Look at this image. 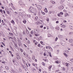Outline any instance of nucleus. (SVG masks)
I'll use <instances>...</instances> for the list:
<instances>
[{"label":"nucleus","instance_id":"obj_19","mask_svg":"<svg viewBox=\"0 0 73 73\" xmlns=\"http://www.w3.org/2000/svg\"><path fill=\"white\" fill-rule=\"evenodd\" d=\"M63 64H66V65L67 66H69V65H68V64H67V63H63Z\"/></svg>","mask_w":73,"mask_h":73},{"label":"nucleus","instance_id":"obj_29","mask_svg":"<svg viewBox=\"0 0 73 73\" xmlns=\"http://www.w3.org/2000/svg\"><path fill=\"white\" fill-rule=\"evenodd\" d=\"M40 44H42V45H44L43 44V42H42V41H40Z\"/></svg>","mask_w":73,"mask_h":73},{"label":"nucleus","instance_id":"obj_63","mask_svg":"<svg viewBox=\"0 0 73 73\" xmlns=\"http://www.w3.org/2000/svg\"><path fill=\"white\" fill-rule=\"evenodd\" d=\"M64 23H66V21H63Z\"/></svg>","mask_w":73,"mask_h":73},{"label":"nucleus","instance_id":"obj_32","mask_svg":"<svg viewBox=\"0 0 73 73\" xmlns=\"http://www.w3.org/2000/svg\"><path fill=\"white\" fill-rule=\"evenodd\" d=\"M27 22V21H26V20H24L23 21V23H24V24H25Z\"/></svg>","mask_w":73,"mask_h":73},{"label":"nucleus","instance_id":"obj_14","mask_svg":"<svg viewBox=\"0 0 73 73\" xmlns=\"http://www.w3.org/2000/svg\"><path fill=\"white\" fill-rule=\"evenodd\" d=\"M37 19H38V17H35V21H37Z\"/></svg>","mask_w":73,"mask_h":73},{"label":"nucleus","instance_id":"obj_31","mask_svg":"<svg viewBox=\"0 0 73 73\" xmlns=\"http://www.w3.org/2000/svg\"><path fill=\"white\" fill-rule=\"evenodd\" d=\"M72 34H73V32H71L69 33V35H72Z\"/></svg>","mask_w":73,"mask_h":73},{"label":"nucleus","instance_id":"obj_9","mask_svg":"<svg viewBox=\"0 0 73 73\" xmlns=\"http://www.w3.org/2000/svg\"><path fill=\"white\" fill-rule=\"evenodd\" d=\"M50 46H46V49H48V48L49 49H50Z\"/></svg>","mask_w":73,"mask_h":73},{"label":"nucleus","instance_id":"obj_7","mask_svg":"<svg viewBox=\"0 0 73 73\" xmlns=\"http://www.w3.org/2000/svg\"><path fill=\"white\" fill-rule=\"evenodd\" d=\"M11 23L13 24V25H15V21L13 20H12L11 22Z\"/></svg>","mask_w":73,"mask_h":73},{"label":"nucleus","instance_id":"obj_51","mask_svg":"<svg viewBox=\"0 0 73 73\" xmlns=\"http://www.w3.org/2000/svg\"><path fill=\"white\" fill-rule=\"evenodd\" d=\"M63 70H65V68H63Z\"/></svg>","mask_w":73,"mask_h":73},{"label":"nucleus","instance_id":"obj_27","mask_svg":"<svg viewBox=\"0 0 73 73\" xmlns=\"http://www.w3.org/2000/svg\"><path fill=\"white\" fill-rule=\"evenodd\" d=\"M58 16H59V17H62V16L60 14L58 15Z\"/></svg>","mask_w":73,"mask_h":73},{"label":"nucleus","instance_id":"obj_56","mask_svg":"<svg viewBox=\"0 0 73 73\" xmlns=\"http://www.w3.org/2000/svg\"><path fill=\"white\" fill-rule=\"evenodd\" d=\"M9 34H10L11 35H13V33H9Z\"/></svg>","mask_w":73,"mask_h":73},{"label":"nucleus","instance_id":"obj_45","mask_svg":"<svg viewBox=\"0 0 73 73\" xmlns=\"http://www.w3.org/2000/svg\"><path fill=\"white\" fill-rule=\"evenodd\" d=\"M17 40L18 42H20V40L19 39H17Z\"/></svg>","mask_w":73,"mask_h":73},{"label":"nucleus","instance_id":"obj_10","mask_svg":"<svg viewBox=\"0 0 73 73\" xmlns=\"http://www.w3.org/2000/svg\"><path fill=\"white\" fill-rule=\"evenodd\" d=\"M19 42L18 44L19 45H22V44H21V42H20H20Z\"/></svg>","mask_w":73,"mask_h":73},{"label":"nucleus","instance_id":"obj_22","mask_svg":"<svg viewBox=\"0 0 73 73\" xmlns=\"http://www.w3.org/2000/svg\"><path fill=\"white\" fill-rule=\"evenodd\" d=\"M26 33L27 34H29V31L28 30H26Z\"/></svg>","mask_w":73,"mask_h":73},{"label":"nucleus","instance_id":"obj_52","mask_svg":"<svg viewBox=\"0 0 73 73\" xmlns=\"http://www.w3.org/2000/svg\"><path fill=\"white\" fill-rule=\"evenodd\" d=\"M27 43L28 44H30V41H29V40H28L27 41Z\"/></svg>","mask_w":73,"mask_h":73},{"label":"nucleus","instance_id":"obj_62","mask_svg":"<svg viewBox=\"0 0 73 73\" xmlns=\"http://www.w3.org/2000/svg\"><path fill=\"white\" fill-rule=\"evenodd\" d=\"M57 52H58V53H59V52H60V50H57Z\"/></svg>","mask_w":73,"mask_h":73},{"label":"nucleus","instance_id":"obj_49","mask_svg":"<svg viewBox=\"0 0 73 73\" xmlns=\"http://www.w3.org/2000/svg\"><path fill=\"white\" fill-rule=\"evenodd\" d=\"M16 55L17 56V57H18V56H19V54L18 53H16Z\"/></svg>","mask_w":73,"mask_h":73},{"label":"nucleus","instance_id":"obj_13","mask_svg":"<svg viewBox=\"0 0 73 73\" xmlns=\"http://www.w3.org/2000/svg\"><path fill=\"white\" fill-rule=\"evenodd\" d=\"M56 29H57V30H59L60 29V28L59 27H58L55 28Z\"/></svg>","mask_w":73,"mask_h":73},{"label":"nucleus","instance_id":"obj_38","mask_svg":"<svg viewBox=\"0 0 73 73\" xmlns=\"http://www.w3.org/2000/svg\"><path fill=\"white\" fill-rule=\"evenodd\" d=\"M37 46L38 47H40V44H38Z\"/></svg>","mask_w":73,"mask_h":73},{"label":"nucleus","instance_id":"obj_12","mask_svg":"<svg viewBox=\"0 0 73 73\" xmlns=\"http://www.w3.org/2000/svg\"><path fill=\"white\" fill-rule=\"evenodd\" d=\"M1 24L2 25H5L6 24L4 22H2L1 23Z\"/></svg>","mask_w":73,"mask_h":73},{"label":"nucleus","instance_id":"obj_53","mask_svg":"<svg viewBox=\"0 0 73 73\" xmlns=\"http://www.w3.org/2000/svg\"><path fill=\"white\" fill-rule=\"evenodd\" d=\"M46 54L45 53H44V56H46Z\"/></svg>","mask_w":73,"mask_h":73},{"label":"nucleus","instance_id":"obj_41","mask_svg":"<svg viewBox=\"0 0 73 73\" xmlns=\"http://www.w3.org/2000/svg\"><path fill=\"white\" fill-rule=\"evenodd\" d=\"M7 14H9L10 13L8 11H7Z\"/></svg>","mask_w":73,"mask_h":73},{"label":"nucleus","instance_id":"obj_36","mask_svg":"<svg viewBox=\"0 0 73 73\" xmlns=\"http://www.w3.org/2000/svg\"><path fill=\"white\" fill-rule=\"evenodd\" d=\"M2 44H3V45H4V46H5V44H4V42H2Z\"/></svg>","mask_w":73,"mask_h":73},{"label":"nucleus","instance_id":"obj_35","mask_svg":"<svg viewBox=\"0 0 73 73\" xmlns=\"http://www.w3.org/2000/svg\"><path fill=\"white\" fill-rule=\"evenodd\" d=\"M42 64L43 65V66H45V64H44V62H42Z\"/></svg>","mask_w":73,"mask_h":73},{"label":"nucleus","instance_id":"obj_60","mask_svg":"<svg viewBox=\"0 0 73 73\" xmlns=\"http://www.w3.org/2000/svg\"><path fill=\"white\" fill-rule=\"evenodd\" d=\"M58 23H59V22H58V21H57L56 22V24H58Z\"/></svg>","mask_w":73,"mask_h":73},{"label":"nucleus","instance_id":"obj_24","mask_svg":"<svg viewBox=\"0 0 73 73\" xmlns=\"http://www.w3.org/2000/svg\"><path fill=\"white\" fill-rule=\"evenodd\" d=\"M13 62L14 64H15V60H13Z\"/></svg>","mask_w":73,"mask_h":73},{"label":"nucleus","instance_id":"obj_42","mask_svg":"<svg viewBox=\"0 0 73 73\" xmlns=\"http://www.w3.org/2000/svg\"><path fill=\"white\" fill-rule=\"evenodd\" d=\"M58 62H59L58 61H57L56 62V64H58Z\"/></svg>","mask_w":73,"mask_h":73},{"label":"nucleus","instance_id":"obj_64","mask_svg":"<svg viewBox=\"0 0 73 73\" xmlns=\"http://www.w3.org/2000/svg\"><path fill=\"white\" fill-rule=\"evenodd\" d=\"M43 73H46V72H45V71H43Z\"/></svg>","mask_w":73,"mask_h":73},{"label":"nucleus","instance_id":"obj_25","mask_svg":"<svg viewBox=\"0 0 73 73\" xmlns=\"http://www.w3.org/2000/svg\"><path fill=\"white\" fill-rule=\"evenodd\" d=\"M58 39V38H57V37H56L55 40V41H57Z\"/></svg>","mask_w":73,"mask_h":73},{"label":"nucleus","instance_id":"obj_2","mask_svg":"<svg viewBox=\"0 0 73 73\" xmlns=\"http://www.w3.org/2000/svg\"><path fill=\"white\" fill-rule=\"evenodd\" d=\"M36 7L39 10V11H40L41 9V6L39 5H37L36 6Z\"/></svg>","mask_w":73,"mask_h":73},{"label":"nucleus","instance_id":"obj_30","mask_svg":"<svg viewBox=\"0 0 73 73\" xmlns=\"http://www.w3.org/2000/svg\"><path fill=\"white\" fill-rule=\"evenodd\" d=\"M11 48L12 50V51H14V50L13 49V48H12V47H11Z\"/></svg>","mask_w":73,"mask_h":73},{"label":"nucleus","instance_id":"obj_43","mask_svg":"<svg viewBox=\"0 0 73 73\" xmlns=\"http://www.w3.org/2000/svg\"><path fill=\"white\" fill-rule=\"evenodd\" d=\"M11 71L12 72H13V73H14V72H15V71H14V70H11Z\"/></svg>","mask_w":73,"mask_h":73},{"label":"nucleus","instance_id":"obj_16","mask_svg":"<svg viewBox=\"0 0 73 73\" xmlns=\"http://www.w3.org/2000/svg\"><path fill=\"white\" fill-rule=\"evenodd\" d=\"M62 27L63 28H64L66 27V26L65 25H63L62 26Z\"/></svg>","mask_w":73,"mask_h":73},{"label":"nucleus","instance_id":"obj_15","mask_svg":"<svg viewBox=\"0 0 73 73\" xmlns=\"http://www.w3.org/2000/svg\"><path fill=\"white\" fill-rule=\"evenodd\" d=\"M32 59L33 60H34L35 59V57L34 55H33L32 56Z\"/></svg>","mask_w":73,"mask_h":73},{"label":"nucleus","instance_id":"obj_21","mask_svg":"<svg viewBox=\"0 0 73 73\" xmlns=\"http://www.w3.org/2000/svg\"><path fill=\"white\" fill-rule=\"evenodd\" d=\"M64 1H65V0H61L60 1V3H62L64 2Z\"/></svg>","mask_w":73,"mask_h":73},{"label":"nucleus","instance_id":"obj_39","mask_svg":"<svg viewBox=\"0 0 73 73\" xmlns=\"http://www.w3.org/2000/svg\"><path fill=\"white\" fill-rule=\"evenodd\" d=\"M71 30H73V27H72V26H71Z\"/></svg>","mask_w":73,"mask_h":73},{"label":"nucleus","instance_id":"obj_37","mask_svg":"<svg viewBox=\"0 0 73 73\" xmlns=\"http://www.w3.org/2000/svg\"><path fill=\"white\" fill-rule=\"evenodd\" d=\"M60 14L61 15H63V13H62V12H61L60 13Z\"/></svg>","mask_w":73,"mask_h":73},{"label":"nucleus","instance_id":"obj_5","mask_svg":"<svg viewBox=\"0 0 73 73\" xmlns=\"http://www.w3.org/2000/svg\"><path fill=\"white\" fill-rule=\"evenodd\" d=\"M34 33H37L38 31L36 29H35L34 30Z\"/></svg>","mask_w":73,"mask_h":73},{"label":"nucleus","instance_id":"obj_33","mask_svg":"<svg viewBox=\"0 0 73 73\" xmlns=\"http://www.w3.org/2000/svg\"><path fill=\"white\" fill-rule=\"evenodd\" d=\"M38 42H35V45H37V44H38Z\"/></svg>","mask_w":73,"mask_h":73},{"label":"nucleus","instance_id":"obj_18","mask_svg":"<svg viewBox=\"0 0 73 73\" xmlns=\"http://www.w3.org/2000/svg\"><path fill=\"white\" fill-rule=\"evenodd\" d=\"M48 37H51V35L50 34H48Z\"/></svg>","mask_w":73,"mask_h":73},{"label":"nucleus","instance_id":"obj_61","mask_svg":"<svg viewBox=\"0 0 73 73\" xmlns=\"http://www.w3.org/2000/svg\"><path fill=\"white\" fill-rule=\"evenodd\" d=\"M9 53H11V54H12V52H11V51H9Z\"/></svg>","mask_w":73,"mask_h":73},{"label":"nucleus","instance_id":"obj_46","mask_svg":"<svg viewBox=\"0 0 73 73\" xmlns=\"http://www.w3.org/2000/svg\"><path fill=\"white\" fill-rule=\"evenodd\" d=\"M30 33L31 34H33V31H32Z\"/></svg>","mask_w":73,"mask_h":73},{"label":"nucleus","instance_id":"obj_34","mask_svg":"<svg viewBox=\"0 0 73 73\" xmlns=\"http://www.w3.org/2000/svg\"><path fill=\"white\" fill-rule=\"evenodd\" d=\"M50 49L51 51H52V52L53 51V49H52V48L50 47Z\"/></svg>","mask_w":73,"mask_h":73},{"label":"nucleus","instance_id":"obj_8","mask_svg":"<svg viewBox=\"0 0 73 73\" xmlns=\"http://www.w3.org/2000/svg\"><path fill=\"white\" fill-rule=\"evenodd\" d=\"M58 37L59 38H61V37H62V35H58Z\"/></svg>","mask_w":73,"mask_h":73},{"label":"nucleus","instance_id":"obj_1","mask_svg":"<svg viewBox=\"0 0 73 73\" xmlns=\"http://www.w3.org/2000/svg\"><path fill=\"white\" fill-rule=\"evenodd\" d=\"M28 11L29 12L35 13V15H36V12H37V11L36 8L32 7H30L28 9Z\"/></svg>","mask_w":73,"mask_h":73},{"label":"nucleus","instance_id":"obj_23","mask_svg":"<svg viewBox=\"0 0 73 73\" xmlns=\"http://www.w3.org/2000/svg\"><path fill=\"white\" fill-rule=\"evenodd\" d=\"M27 17H28L30 18L31 17V15H27Z\"/></svg>","mask_w":73,"mask_h":73},{"label":"nucleus","instance_id":"obj_55","mask_svg":"<svg viewBox=\"0 0 73 73\" xmlns=\"http://www.w3.org/2000/svg\"><path fill=\"white\" fill-rule=\"evenodd\" d=\"M42 15H45V13L44 12H42Z\"/></svg>","mask_w":73,"mask_h":73},{"label":"nucleus","instance_id":"obj_59","mask_svg":"<svg viewBox=\"0 0 73 73\" xmlns=\"http://www.w3.org/2000/svg\"><path fill=\"white\" fill-rule=\"evenodd\" d=\"M15 20H16V22H18V19H16Z\"/></svg>","mask_w":73,"mask_h":73},{"label":"nucleus","instance_id":"obj_47","mask_svg":"<svg viewBox=\"0 0 73 73\" xmlns=\"http://www.w3.org/2000/svg\"><path fill=\"white\" fill-rule=\"evenodd\" d=\"M28 29H29V31H31V29H30V28H29V27H28Z\"/></svg>","mask_w":73,"mask_h":73},{"label":"nucleus","instance_id":"obj_54","mask_svg":"<svg viewBox=\"0 0 73 73\" xmlns=\"http://www.w3.org/2000/svg\"><path fill=\"white\" fill-rule=\"evenodd\" d=\"M23 54H24V55L25 56H26V55L25 54V52H23Z\"/></svg>","mask_w":73,"mask_h":73},{"label":"nucleus","instance_id":"obj_58","mask_svg":"<svg viewBox=\"0 0 73 73\" xmlns=\"http://www.w3.org/2000/svg\"><path fill=\"white\" fill-rule=\"evenodd\" d=\"M9 38H11V39H12V40H13V38L11 37H9Z\"/></svg>","mask_w":73,"mask_h":73},{"label":"nucleus","instance_id":"obj_6","mask_svg":"<svg viewBox=\"0 0 73 73\" xmlns=\"http://www.w3.org/2000/svg\"><path fill=\"white\" fill-rule=\"evenodd\" d=\"M52 65L50 66H49L48 68L49 69H50V70H49V71H50V69H51V68H52Z\"/></svg>","mask_w":73,"mask_h":73},{"label":"nucleus","instance_id":"obj_57","mask_svg":"<svg viewBox=\"0 0 73 73\" xmlns=\"http://www.w3.org/2000/svg\"><path fill=\"white\" fill-rule=\"evenodd\" d=\"M18 58H19V59H21V58L20 57V56H18Z\"/></svg>","mask_w":73,"mask_h":73},{"label":"nucleus","instance_id":"obj_40","mask_svg":"<svg viewBox=\"0 0 73 73\" xmlns=\"http://www.w3.org/2000/svg\"><path fill=\"white\" fill-rule=\"evenodd\" d=\"M44 12H46V13L47 12H48V11H47L46 10H45V9H44Z\"/></svg>","mask_w":73,"mask_h":73},{"label":"nucleus","instance_id":"obj_11","mask_svg":"<svg viewBox=\"0 0 73 73\" xmlns=\"http://www.w3.org/2000/svg\"><path fill=\"white\" fill-rule=\"evenodd\" d=\"M49 53L50 57H52V55H51V53H50V52H49Z\"/></svg>","mask_w":73,"mask_h":73},{"label":"nucleus","instance_id":"obj_48","mask_svg":"<svg viewBox=\"0 0 73 73\" xmlns=\"http://www.w3.org/2000/svg\"><path fill=\"white\" fill-rule=\"evenodd\" d=\"M0 12L1 13H3V10H2V9L0 10Z\"/></svg>","mask_w":73,"mask_h":73},{"label":"nucleus","instance_id":"obj_17","mask_svg":"<svg viewBox=\"0 0 73 73\" xmlns=\"http://www.w3.org/2000/svg\"><path fill=\"white\" fill-rule=\"evenodd\" d=\"M72 41H73V40H72V39H70L69 40V42H72Z\"/></svg>","mask_w":73,"mask_h":73},{"label":"nucleus","instance_id":"obj_50","mask_svg":"<svg viewBox=\"0 0 73 73\" xmlns=\"http://www.w3.org/2000/svg\"><path fill=\"white\" fill-rule=\"evenodd\" d=\"M14 44L15 45V46H16V47H17V44L16 43H14Z\"/></svg>","mask_w":73,"mask_h":73},{"label":"nucleus","instance_id":"obj_3","mask_svg":"<svg viewBox=\"0 0 73 73\" xmlns=\"http://www.w3.org/2000/svg\"><path fill=\"white\" fill-rule=\"evenodd\" d=\"M18 3L20 5H23V2L21 0H20Z\"/></svg>","mask_w":73,"mask_h":73},{"label":"nucleus","instance_id":"obj_28","mask_svg":"<svg viewBox=\"0 0 73 73\" xmlns=\"http://www.w3.org/2000/svg\"><path fill=\"white\" fill-rule=\"evenodd\" d=\"M27 66H25V65L24 69H25V70H26V69H27Z\"/></svg>","mask_w":73,"mask_h":73},{"label":"nucleus","instance_id":"obj_4","mask_svg":"<svg viewBox=\"0 0 73 73\" xmlns=\"http://www.w3.org/2000/svg\"><path fill=\"white\" fill-rule=\"evenodd\" d=\"M58 8L59 9H64V7L62 6H59Z\"/></svg>","mask_w":73,"mask_h":73},{"label":"nucleus","instance_id":"obj_26","mask_svg":"<svg viewBox=\"0 0 73 73\" xmlns=\"http://www.w3.org/2000/svg\"><path fill=\"white\" fill-rule=\"evenodd\" d=\"M63 54H64V55L65 56H66V57H67V54H66V53H63Z\"/></svg>","mask_w":73,"mask_h":73},{"label":"nucleus","instance_id":"obj_20","mask_svg":"<svg viewBox=\"0 0 73 73\" xmlns=\"http://www.w3.org/2000/svg\"><path fill=\"white\" fill-rule=\"evenodd\" d=\"M5 68L6 69H7V70H9V67L8 66H5Z\"/></svg>","mask_w":73,"mask_h":73},{"label":"nucleus","instance_id":"obj_44","mask_svg":"<svg viewBox=\"0 0 73 73\" xmlns=\"http://www.w3.org/2000/svg\"><path fill=\"white\" fill-rule=\"evenodd\" d=\"M20 50L21 52H23V49H21Z\"/></svg>","mask_w":73,"mask_h":73}]
</instances>
